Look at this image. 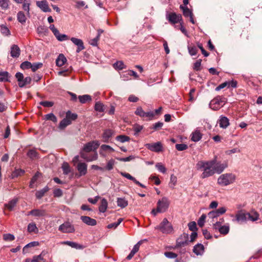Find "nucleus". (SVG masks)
I'll list each match as a JSON object with an SVG mask.
<instances>
[{"label":"nucleus","mask_w":262,"mask_h":262,"mask_svg":"<svg viewBox=\"0 0 262 262\" xmlns=\"http://www.w3.org/2000/svg\"><path fill=\"white\" fill-rule=\"evenodd\" d=\"M62 244L67 245L72 248H75L76 249H83L84 248V247L82 245H80L77 243L70 241L63 242Z\"/></svg>","instance_id":"b1692460"},{"label":"nucleus","mask_w":262,"mask_h":262,"mask_svg":"<svg viewBox=\"0 0 262 262\" xmlns=\"http://www.w3.org/2000/svg\"><path fill=\"white\" fill-rule=\"evenodd\" d=\"M156 167L161 172L164 173L166 171V168L164 165L161 163H157L156 165Z\"/></svg>","instance_id":"de8ad7c7"},{"label":"nucleus","mask_w":262,"mask_h":262,"mask_svg":"<svg viewBox=\"0 0 262 262\" xmlns=\"http://www.w3.org/2000/svg\"><path fill=\"white\" fill-rule=\"evenodd\" d=\"M248 221L252 222L257 221L260 220L259 213L254 210H252L247 212Z\"/></svg>","instance_id":"4468645a"},{"label":"nucleus","mask_w":262,"mask_h":262,"mask_svg":"<svg viewBox=\"0 0 262 262\" xmlns=\"http://www.w3.org/2000/svg\"><path fill=\"white\" fill-rule=\"evenodd\" d=\"M80 176L85 175L87 172V165L85 163L80 162L77 166Z\"/></svg>","instance_id":"aec40b11"},{"label":"nucleus","mask_w":262,"mask_h":262,"mask_svg":"<svg viewBox=\"0 0 262 262\" xmlns=\"http://www.w3.org/2000/svg\"><path fill=\"white\" fill-rule=\"evenodd\" d=\"M25 172V171L21 169H17L14 170L11 174L12 178H15L19 176H21Z\"/></svg>","instance_id":"37998d69"},{"label":"nucleus","mask_w":262,"mask_h":262,"mask_svg":"<svg viewBox=\"0 0 262 262\" xmlns=\"http://www.w3.org/2000/svg\"><path fill=\"white\" fill-rule=\"evenodd\" d=\"M66 61L67 59L65 56L62 54H60L56 60V63L57 66L61 67L66 62Z\"/></svg>","instance_id":"393cba45"},{"label":"nucleus","mask_w":262,"mask_h":262,"mask_svg":"<svg viewBox=\"0 0 262 262\" xmlns=\"http://www.w3.org/2000/svg\"><path fill=\"white\" fill-rule=\"evenodd\" d=\"M225 103V98L217 96L213 99L209 103V107L213 110H217L222 107Z\"/></svg>","instance_id":"20e7f679"},{"label":"nucleus","mask_w":262,"mask_h":262,"mask_svg":"<svg viewBox=\"0 0 262 262\" xmlns=\"http://www.w3.org/2000/svg\"><path fill=\"white\" fill-rule=\"evenodd\" d=\"M170 201L166 197H163L159 199L157 204V208L153 209L151 213L156 216L158 213H164L166 212L169 206Z\"/></svg>","instance_id":"7ed1b4c3"},{"label":"nucleus","mask_w":262,"mask_h":262,"mask_svg":"<svg viewBox=\"0 0 262 262\" xmlns=\"http://www.w3.org/2000/svg\"><path fill=\"white\" fill-rule=\"evenodd\" d=\"M99 40V34L93 39H91L89 41V43L93 46H97L98 45V41Z\"/></svg>","instance_id":"0e129e2a"},{"label":"nucleus","mask_w":262,"mask_h":262,"mask_svg":"<svg viewBox=\"0 0 262 262\" xmlns=\"http://www.w3.org/2000/svg\"><path fill=\"white\" fill-rule=\"evenodd\" d=\"M163 233H170L173 231L171 224L168 222L166 218H164L157 227Z\"/></svg>","instance_id":"39448f33"},{"label":"nucleus","mask_w":262,"mask_h":262,"mask_svg":"<svg viewBox=\"0 0 262 262\" xmlns=\"http://www.w3.org/2000/svg\"><path fill=\"white\" fill-rule=\"evenodd\" d=\"M15 77L18 82V85L19 86V84L21 82H23V81H24V75L22 73H21L20 72H17L15 74Z\"/></svg>","instance_id":"bf43d9fd"},{"label":"nucleus","mask_w":262,"mask_h":262,"mask_svg":"<svg viewBox=\"0 0 262 262\" xmlns=\"http://www.w3.org/2000/svg\"><path fill=\"white\" fill-rule=\"evenodd\" d=\"M59 231L62 233H73L75 231L74 226L70 222H66L59 226Z\"/></svg>","instance_id":"9d476101"},{"label":"nucleus","mask_w":262,"mask_h":262,"mask_svg":"<svg viewBox=\"0 0 262 262\" xmlns=\"http://www.w3.org/2000/svg\"><path fill=\"white\" fill-rule=\"evenodd\" d=\"M184 237L185 238L184 240L182 239V237H180V238H179L177 240V247L184 246L186 245L187 244V241L186 239V236L184 235Z\"/></svg>","instance_id":"79ce46f5"},{"label":"nucleus","mask_w":262,"mask_h":262,"mask_svg":"<svg viewBox=\"0 0 262 262\" xmlns=\"http://www.w3.org/2000/svg\"><path fill=\"white\" fill-rule=\"evenodd\" d=\"M49 28L59 41H62L69 39V37L67 35L60 34L59 31L55 27L54 25H51Z\"/></svg>","instance_id":"9b49d317"},{"label":"nucleus","mask_w":262,"mask_h":262,"mask_svg":"<svg viewBox=\"0 0 262 262\" xmlns=\"http://www.w3.org/2000/svg\"><path fill=\"white\" fill-rule=\"evenodd\" d=\"M101 151H100V154L103 156H105L104 154L103 153V151H108V152H113L114 149L111 147L110 145L103 144L100 147Z\"/></svg>","instance_id":"c85d7f7f"},{"label":"nucleus","mask_w":262,"mask_h":262,"mask_svg":"<svg viewBox=\"0 0 262 262\" xmlns=\"http://www.w3.org/2000/svg\"><path fill=\"white\" fill-rule=\"evenodd\" d=\"M116 139L120 142L121 143H124L129 141L130 138L129 137L125 135H119L116 137Z\"/></svg>","instance_id":"58836bf2"},{"label":"nucleus","mask_w":262,"mask_h":262,"mask_svg":"<svg viewBox=\"0 0 262 262\" xmlns=\"http://www.w3.org/2000/svg\"><path fill=\"white\" fill-rule=\"evenodd\" d=\"M212 161H215V164L214 165L215 173H221L228 167V163L226 161L222 163L221 162H217L216 158L213 159Z\"/></svg>","instance_id":"1a4fd4ad"},{"label":"nucleus","mask_w":262,"mask_h":262,"mask_svg":"<svg viewBox=\"0 0 262 262\" xmlns=\"http://www.w3.org/2000/svg\"><path fill=\"white\" fill-rule=\"evenodd\" d=\"M71 40L75 45L77 46L76 50L77 53H79L84 49L85 47L83 45V42L81 39L75 37H72L71 38Z\"/></svg>","instance_id":"ddd939ff"},{"label":"nucleus","mask_w":262,"mask_h":262,"mask_svg":"<svg viewBox=\"0 0 262 262\" xmlns=\"http://www.w3.org/2000/svg\"><path fill=\"white\" fill-rule=\"evenodd\" d=\"M193 251L198 255H202L204 252V246L201 244H197L194 247Z\"/></svg>","instance_id":"5701e85b"},{"label":"nucleus","mask_w":262,"mask_h":262,"mask_svg":"<svg viewBox=\"0 0 262 262\" xmlns=\"http://www.w3.org/2000/svg\"><path fill=\"white\" fill-rule=\"evenodd\" d=\"M123 221L122 218H119L117 222L110 224L107 226L108 228H116Z\"/></svg>","instance_id":"052dcab7"},{"label":"nucleus","mask_w":262,"mask_h":262,"mask_svg":"<svg viewBox=\"0 0 262 262\" xmlns=\"http://www.w3.org/2000/svg\"><path fill=\"white\" fill-rule=\"evenodd\" d=\"M48 190H49L48 187H46L43 188V189H42L41 190L37 191L36 192V198H38V199L41 198L43 196L45 193L46 192H47Z\"/></svg>","instance_id":"e433bc0d"},{"label":"nucleus","mask_w":262,"mask_h":262,"mask_svg":"<svg viewBox=\"0 0 262 262\" xmlns=\"http://www.w3.org/2000/svg\"><path fill=\"white\" fill-rule=\"evenodd\" d=\"M27 230L30 233H37L38 232V229L34 223H31L28 224Z\"/></svg>","instance_id":"c756f323"},{"label":"nucleus","mask_w":262,"mask_h":262,"mask_svg":"<svg viewBox=\"0 0 262 262\" xmlns=\"http://www.w3.org/2000/svg\"><path fill=\"white\" fill-rule=\"evenodd\" d=\"M115 164V161L113 159L110 160L106 164L105 169L107 170H111L113 169L114 166Z\"/></svg>","instance_id":"8fccbe9b"},{"label":"nucleus","mask_w":262,"mask_h":262,"mask_svg":"<svg viewBox=\"0 0 262 262\" xmlns=\"http://www.w3.org/2000/svg\"><path fill=\"white\" fill-rule=\"evenodd\" d=\"M176 149L179 151H183L186 149L188 148L187 145L185 144H177L176 145Z\"/></svg>","instance_id":"6e6d98bb"},{"label":"nucleus","mask_w":262,"mask_h":262,"mask_svg":"<svg viewBox=\"0 0 262 262\" xmlns=\"http://www.w3.org/2000/svg\"><path fill=\"white\" fill-rule=\"evenodd\" d=\"M32 63L29 61H24L20 64V68L23 70L31 68Z\"/></svg>","instance_id":"5fc2aeb1"},{"label":"nucleus","mask_w":262,"mask_h":262,"mask_svg":"<svg viewBox=\"0 0 262 262\" xmlns=\"http://www.w3.org/2000/svg\"><path fill=\"white\" fill-rule=\"evenodd\" d=\"M3 238L6 241H12L15 239V237L13 234L8 233L4 234Z\"/></svg>","instance_id":"4d7b16f0"},{"label":"nucleus","mask_w":262,"mask_h":262,"mask_svg":"<svg viewBox=\"0 0 262 262\" xmlns=\"http://www.w3.org/2000/svg\"><path fill=\"white\" fill-rule=\"evenodd\" d=\"M113 67L115 69L119 70H122L125 68L124 64L121 61H118L115 62L113 64Z\"/></svg>","instance_id":"c03bdc74"},{"label":"nucleus","mask_w":262,"mask_h":262,"mask_svg":"<svg viewBox=\"0 0 262 262\" xmlns=\"http://www.w3.org/2000/svg\"><path fill=\"white\" fill-rule=\"evenodd\" d=\"M219 123L221 127L226 128L229 125V121L226 117L222 116L220 118Z\"/></svg>","instance_id":"412c9836"},{"label":"nucleus","mask_w":262,"mask_h":262,"mask_svg":"<svg viewBox=\"0 0 262 262\" xmlns=\"http://www.w3.org/2000/svg\"><path fill=\"white\" fill-rule=\"evenodd\" d=\"M229 225L228 224H226L220 228L219 232L222 234L226 235L229 233Z\"/></svg>","instance_id":"72a5a7b5"},{"label":"nucleus","mask_w":262,"mask_h":262,"mask_svg":"<svg viewBox=\"0 0 262 262\" xmlns=\"http://www.w3.org/2000/svg\"><path fill=\"white\" fill-rule=\"evenodd\" d=\"M79 100L81 103H85V102L91 100V97L89 95L79 96Z\"/></svg>","instance_id":"4c0bfd02"},{"label":"nucleus","mask_w":262,"mask_h":262,"mask_svg":"<svg viewBox=\"0 0 262 262\" xmlns=\"http://www.w3.org/2000/svg\"><path fill=\"white\" fill-rule=\"evenodd\" d=\"M95 108L97 111H99L100 112L103 111V105L99 102H97L95 104Z\"/></svg>","instance_id":"338daca9"},{"label":"nucleus","mask_w":262,"mask_h":262,"mask_svg":"<svg viewBox=\"0 0 262 262\" xmlns=\"http://www.w3.org/2000/svg\"><path fill=\"white\" fill-rule=\"evenodd\" d=\"M118 206L124 208L128 205V201L124 198H118L117 200Z\"/></svg>","instance_id":"bb28decb"},{"label":"nucleus","mask_w":262,"mask_h":262,"mask_svg":"<svg viewBox=\"0 0 262 262\" xmlns=\"http://www.w3.org/2000/svg\"><path fill=\"white\" fill-rule=\"evenodd\" d=\"M17 19L19 22H20L21 24L25 23L26 20V17L24 13L20 11L17 13Z\"/></svg>","instance_id":"ea45409f"},{"label":"nucleus","mask_w":262,"mask_h":262,"mask_svg":"<svg viewBox=\"0 0 262 262\" xmlns=\"http://www.w3.org/2000/svg\"><path fill=\"white\" fill-rule=\"evenodd\" d=\"M215 161H199L196 164V168L198 170L202 172L201 177L205 179L213 176L214 173V165Z\"/></svg>","instance_id":"f257e3e1"},{"label":"nucleus","mask_w":262,"mask_h":262,"mask_svg":"<svg viewBox=\"0 0 262 262\" xmlns=\"http://www.w3.org/2000/svg\"><path fill=\"white\" fill-rule=\"evenodd\" d=\"M66 117L71 121L75 120L77 118V115L76 114H73L70 111H68L66 113Z\"/></svg>","instance_id":"09e8293b"},{"label":"nucleus","mask_w":262,"mask_h":262,"mask_svg":"<svg viewBox=\"0 0 262 262\" xmlns=\"http://www.w3.org/2000/svg\"><path fill=\"white\" fill-rule=\"evenodd\" d=\"M188 50L189 53L191 56L196 55L198 52V50L195 46H188Z\"/></svg>","instance_id":"a18cd8bd"},{"label":"nucleus","mask_w":262,"mask_h":262,"mask_svg":"<svg viewBox=\"0 0 262 262\" xmlns=\"http://www.w3.org/2000/svg\"><path fill=\"white\" fill-rule=\"evenodd\" d=\"M62 169L64 174H69L71 171L70 167L67 162H64L62 165Z\"/></svg>","instance_id":"a19ab883"},{"label":"nucleus","mask_w":262,"mask_h":262,"mask_svg":"<svg viewBox=\"0 0 262 262\" xmlns=\"http://www.w3.org/2000/svg\"><path fill=\"white\" fill-rule=\"evenodd\" d=\"M99 145L98 141H92L86 144L81 152H84L88 154L91 151H95Z\"/></svg>","instance_id":"6e6552de"},{"label":"nucleus","mask_w":262,"mask_h":262,"mask_svg":"<svg viewBox=\"0 0 262 262\" xmlns=\"http://www.w3.org/2000/svg\"><path fill=\"white\" fill-rule=\"evenodd\" d=\"M80 219L84 223L89 226H93L97 224V222L95 219H92L89 216H81Z\"/></svg>","instance_id":"a211bd4d"},{"label":"nucleus","mask_w":262,"mask_h":262,"mask_svg":"<svg viewBox=\"0 0 262 262\" xmlns=\"http://www.w3.org/2000/svg\"><path fill=\"white\" fill-rule=\"evenodd\" d=\"M206 218V216L204 214H202L199 218V220L198 221V224L200 227H202L204 225Z\"/></svg>","instance_id":"3c124183"},{"label":"nucleus","mask_w":262,"mask_h":262,"mask_svg":"<svg viewBox=\"0 0 262 262\" xmlns=\"http://www.w3.org/2000/svg\"><path fill=\"white\" fill-rule=\"evenodd\" d=\"M71 123V121L68 119L66 117L59 123V128L61 129H64L68 125Z\"/></svg>","instance_id":"2f4dec72"},{"label":"nucleus","mask_w":262,"mask_h":262,"mask_svg":"<svg viewBox=\"0 0 262 262\" xmlns=\"http://www.w3.org/2000/svg\"><path fill=\"white\" fill-rule=\"evenodd\" d=\"M27 155L31 159H34L37 157V152L34 149H30L28 151Z\"/></svg>","instance_id":"603ef678"},{"label":"nucleus","mask_w":262,"mask_h":262,"mask_svg":"<svg viewBox=\"0 0 262 262\" xmlns=\"http://www.w3.org/2000/svg\"><path fill=\"white\" fill-rule=\"evenodd\" d=\"M113 134V132L111 129H108L104 130L102 135V138L104 142H107L109 139L112 136Z\"/></svg>","instance_id":"cd10ccee"},{"label":"nucleus","mask_w":262,"mask_h":262,"mask_svg":"<svg viewBox=\"0 0 262 262\" xmlns=\"http://www.w3.org/2000/svg\"><path fill=\"white\" fill-rule=\"evenodd\" d=\"M202 137V135L199 130H195L191 134V140L194 142H198L200 141Z\"/></svg>","instance_id":"a878e982"},{"label":"nucleus","mask_w":262,"mask_h":262,"mask_svg":"<svg viewBox=\"0 0 262 262\" xmlns=\"http://www.w3.org/2000/svg\"><path fill=\"white\" fill-rule=\"evenodd\" d=\"M145 146L150 150L156 152L162 151L163 146L161 142H158L154 143H147Z\"/></svg>","instance_id":"f8f14e48"},{"label":"nucleus","mask_w":262,"mask_h":262,"mask_svg":"<svg viewBox=\"0 0 262 262\" xmlns=\"http://www.w3.org/2000/svg\"><path fill=\"white\" fill-rule=\"evenodd\" d=\"M17 202V199H14L10 201L8 204H5V207H7L9 210H12L16 205Z\"/></svg>","instance_id":"f704fd0d"},{"label":"nucleus","mask_w":262,"mask_h":262,"mask_svg":"<svg viewBox=\"0 0 262 262\" xmlns=\"http://www.w3.org/2000/svg\"><path fill=\"white\" fill-rule=\"evenodd\" d=\"M107 208V202L106 199H103L101 201V204L99 207L100 212L104 213L106 211Z\"/></svg>","instance_id":"7c9ffc66"},{"label":"nucleus","mask_w":262,"mask_h":262,"mask_svg":"<svg viewBox=\"0 0 262 262\" xmlns=\"http://www.w3.org/2000/svg\"><path fill=\"white\" fill-rule=\"evenodd\" d=\"M9 0H0V6L5 9L8 7Z\"/></svg>","instance_id":"774afa93"},{"label":"nucleus","mask_w":262,"mask_h":262,"mask_svg":"<svg viewBox=\"0 0 262 262\" xmlns=\"http://www.w3.org/2000/svg\"><path fill=\"white\" fill-rule=\"evenodd\" d=\"M45 119L47 120H50L54 122L57 121L56 117L52 113L48 114L45 116Z\"/></svg>","instance_id":"13d9d810"},{"label":"nucleus","mask_w":262,"mask_h":262,"mask_svg":"<svg viewBox=\"0 0 262 262\" xmlns=\"http://www.w3.org/2000/svg\"><path fill=\"white\" fill-rule=\"evenodd\" d=\"M32 216L36 217L45 216L46 215V211L42 209H35L32 210Z\"/></svg>","instance_id":"6ab92c4d"},{"label":"nucleus","mask_w":262,"mask_h":262,"mask_svg":"<svg viewBox=\"0 0 262 262\" xmlns=\"http://www.w3.org/2000/svg\"><path fill=\"white\" fill-rule=\"evenodd\" d=\"M42 63L41 62H37L32 64L31 70L33 72H35L38 69L41 68L42 67Z\"/></svg>","instance_id":"864d4df0"},{"label":"nucleus","mask_w":262,"mask_h":262,"mask_svg":"<svg viewBox=\"0 0 262 262\" xmlns=\"http://www.w3.org/2000/svg\"><path fill=\"white\" fill-rule=\"evenodd\" d=\"M31 81V78L30 77H26L24 79L23 82H21L19 84V87L22 88L27 84H30Z\"/></svg>","instance_id":"680f3d73"},{"label":"nucleus","mask_w":262,"mask_h":262,"mask_svg":"<svg viewBox=\"0 0 262 262\" xmlns=\"http://www.w3.org/2000/svg\"><path fill=\"white\" fill-rule=\"evenodd\" d=\"M0 30H1L2 33L3 35H4L5 36H9L10 35V30L8 29V28L6 26H5L4 25L0 26Z\"/></svg>","instance_id":"49530a36"},{"label":"nucleus","mask_w":262,"mask_h":262,"mask_svg":"<svg viewBox=\"0 0 262 262\" xmlns=\"http://www.w3.org/2000/svg\"><path fill=\"white\" fill-rule=\"evenodd\" d=\"M0 82L9 81V73L6 71H0Z\"/></svg>","instance_id":"473e14b6"},{"label":"nucleus","mask_w":262,"mask_h":262,"mask_svg":"<svg viewBox=\"0 0 262 262\" xmlns=\"http://www.w3.org/2000/svg\"><path fill=\"white\" fill-rule=\"evenodd\" d=\"M235 221L239 223H244L248 221L247 212L239 211L235 215Z\"/></svg>","instance_id":"2eb2a0df"},{"label":"nucleus","mask_w":262,"mask_h":262,"mask_svg":"<svg viewBox=\"0 0 262 262\" xmlns=\"http://www.w3.org/2000/svg\"><path fill=\"white\" fill-rule=\"evenodd\" d=\"M20 49L17 45H14L11 47L10 54L12 57H18L20 55Z\"/></svg>","instance_id":"4be33fe9"},{"label":"nucleus","mask_w":262,"mask_h":262,"mask_svg":"<svg viewBox=\"0 0 262 262\" xmlns=\"http://www.w3.org/2000/svg\"><path fill=\"white\" fill-rule=\"evenodd\" d=\"M38 176H39V173H36L34 176L32 178L31 181H30V187L31 188H34V183L36 182L38 178Z\"/></svg>","instance_id":"69168bd1"},{"label":"nucleus","mask_w":262,"mask_h":262,"mask_svg":"<svg viewBox=\"0 0 262 262\" xmlns=\"http://www.w3.org/2000/svg\"><path fill=\"white\" fill-rule=\"evenodd\" d=\"M166 18L171 24H176L182 21L181 15L177 14L174 12H167L166 14Z\"/></svg>","instance_id":"423d86ee"},{"label":"nucleus","mask_w":262,"mask_h":262,"mask_svg":"<svg viewBox=\"0 0 262 262\" xmlns=\"http://www.w3.org/2000/svg\"><path fill=\"white\" fill-rule=\"evenodd\" d=\"M180 8L183 10V14L185 16L190 17L192 15V12L187 7L181 5Z\"/></svg>","instance_id":"c9c22d12"},{"label":"nucleus","mask_w":262,"mask_h":262,"mask_svg":"<svg viewBox=\"0 0 262 262\" xmlns=\"http://www.w3.org/2000/svg\"><path fill=\"white\" fill-rule=\"evenodd\" d=\"M230 81H226V82H225L224 83H221V84H220L218 86H217L216 88H215V90L217 91H219L220 90H221V89L225 88L226 86H228V87L230 86Z\"/></svg>","instance_id":"e2e57ef3"},{"label":"nucleus","mask_w":262,"mask_h":262,"mask_svg":"<svg viewBox=\"0 0 262 262\" xmlns=\"http://www.w3.org/2000/svg\"><path fill=\"white\" fill-rule=\"evenodd\" d=\"M236 179L235 174L229 172L221 174L217 178V183L221 186L224 187L233 184Z\"/></svg>","instance_id":"f03ea898"},{"label":"nucleus","mask_w":262,"mask_h":262,"mask_svg":"<svg viewBox=\"0 0 262 262\" xmlns=\"http://www.w3.org/2000/svg\"><path fill=\"white\" fill-rule=\"evenodd\" d=\"M36 5L43 12H51V11L46 1H38L36 2Z\"/></svg>","instance_id":"f3484780"},{"label":"nucleus","mask_w":262,"mask_h":262,"mask_svg":"<svg viewBox=\"0 0 262 262\" xmlns=\"http://www.w3.org/2000/svg\"><path fill=\"white\" fill-rule=\"evenodd\" d=\"M80 155L82 158L88 162L96 160L98 158V155L96 151L91 155L84 152H80Z\"/></svg>","instance_id":"dca6fc26"},{"label":"nucleus","mask_w":262,"mask_h":262,"mask_svg":"<svg viewBox=\"0 0 262 262\" xmlns=\"http://www.w3.org/2000/svg\"><path fill=\"white\" fill-rule=\"evenodd\" d=\"M135 113L136 115L149 120H151L155 116V113L153 112H145L140 106L137 108Z\"/></svg>","instance_id":"0eeeda50"}]
</instances>
